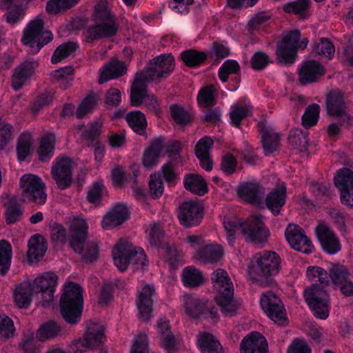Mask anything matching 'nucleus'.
Returning <instances> with one entry per match:
<instances>
[{"label":"nucleus","mask_w":353,"mask_h":353,"mask_svg":"<svg viewBox=\"0 0 353 353\" xmlns=\"http://www.w3.org/2000/svg\"><path fill=\"white\" fill-rule=\"evenodd\" d=\"M69 232L59 223L52 225L51 235L53 240L64 243L67 239L73 250L81 254L86 262H92L97 258L98 247L92 242L87 241L88 225L81 216H72L68 223Z\"/></svg>","instance_id":"f257e3e1"},{"label":"nucleus","mask_w":353,"mask_h":353,"mask_svg":"<svg viewBox=\"0 0 353 353\" xmlns=\"http://www.w3.org/2000/svg\"><path fill=\"white\" fill-rule=\"evenodd\" d=\"M223 227L228 243L230 245L234 244L236 233L239 230L246 241L252 242L263 241L270 235L269 230L265 226L261 217L259 215H253L241 223L234 216L225 217L223 219Z\"/></svg>","instance_id":"f03ea898"},{"label":"nucleus","mask_w":353,"mask_h":353,"mask_svg":"<svg viewBox=\"0 0 353 353\" xmlns=\"http://www.w3.org/2000/svg\"><path fill=\"white\" fill-rule=\"evenodd\" d=\"M92 19L95 24L87 30L88 39H99L116 34L118 30L116 16L111 3L107 0H100L94 5Z\"/></svg>","instance_id":"7ed1b4c3"},{"label":"nucleus","mask_w":353,"mask_h":353,"mask_svg":"<svg viewBox=\"0 0 353 353\" xmlns=\"http://www.w3.org/2000/svg\"><path fill=\"white\" fill-rule=\"evenodd\" d=\"M212 281L213 287L218 293L215 300L223 314L226 316L234 315L239 305L234 299L233 284L228 273L222 269H218L213 272Z\"/></svg>","instance_id":"20e7f679"},{"label":"nucleus","mask_w":353,"mask_h":353,"mask_svg":"<svg viewBox=\"0 0 353 353\" xmlns=\"http://www.w3.org/2000/svg\"><path fill=\"white\" fill-rule=\"evenodd\" d=\"M114 265L121 272L131 264L134 269L143 268L148 264L146 254L141 248L135 247L128 239H121L112 251Z\"/></svg>","instance_id":"39448f33"},{"label":"nucleus","mask_w":353,"mask_h":353,"mask_svg":"<svg viewBox=\"0 0 353 353\" xmlns=\"http://www.w3.org/2000/svg\"><path fill=\"white\" fill-rule=\"evenodd\" d=\"M61 312L64 319L70 324L77 323L83 310L82 289L77 283L68 282L61 298Z\"/></svg>","instance_id":"423d86ee"},{"label":"nucleus","mask_w":353,"mask_h":353,"mask_svg":"<svg viewBox=\"0 0 353 353\" xmlns=\"http://www.w3.org/2000/svg\"><path fill=\"white\" fill-rule=\"evenodd\" d=\"M281 259L271 251H263L254 254L251 259L248 274L253 281H261L263 277L276 274L280 270Z\"/></svg>","instance_id":"0eeeda50"},{"label":"nucleus","mask_w":353,"mask_h":353,"mask_svg":"<svg viewBox=\"0 0 353 353\" xmlns=\"http://www.w3.org/2000/svg\"><path fill=\"white\" fill-rule=\"evenodd\" d=\"M52 39V33L44 29L43 19L37 16L27 23L23 32L21 42L30 48L32 53L36 54Z\"/></svg>","instance_id":"6e6552de"},{"label":"nucleus","mask_w":353,"mask_h":353,"mask_svg":"<svg viewBox=\"0 0 353 353\" xmlns=\"http://www.w3.org/2000/svg\"><path fill=\"white\" fill-rule=\"evenodd\" d=\"M300 32L294 30L285 32L281 41L277 46L276 51L279 62L285 64H292L295 62L298 49H304L308 44L307 38L300 41Z\"/></svg>","instance_id":"1a4fd4ad"},{"label":"nucleus","mask_w":353,"mask_h":353,"mask_svg":"<svg viewBox=\"0 0 353 353\" xmlns=\"http://www.w3.org/2000/svg\"><path fill=\"white\" fill-rule=\"evenodd\" d=\"M304 297L313 314L316 318L325 320L330 314V296L323 286L314 283L305 290Z\"/></svg>","instance_id":"9d476101"},{"label":"nucleus","mask_w":353,"mask_h":353,"mask_svg":"<svg viewBox=\"0 0 353 353\" xmlns=\"http://www.w3.org/2000/svg\"><path fill=\"white\" fill-rule=\"evenodd\" d=\"M174 68V59L170 54H163L154 57L144 71L137 73L135 77H139L143 81H159L170 74Z\"/></svg>","instance_id":"9b49d317"},{"label":"nucleus","mask_w":353,"mask_h":353,"mask_svg":"<svg viewBox=\"0 0 353 353\" xmlns=\"http://www.w3.org/2000/svg\"><path fill=\"white\" fill-rule=\"evenodd\" d=\"M182 302L186 314L191 318L203 316L212 321H216L219 318L218 310L205 299L185 294L182 296Z\"/></svg>","instance_id":"f8f14e48"},{"label":"nucleus","mask_w":353,"mask_h":353,"mask_svg":"<svg viewBox=\"0 0 353 353\" xmlns=\"http://www.w3.org/2000/svg\"><path fill=\"white\" fill-rule=\"evenodd\" d=\"M22 196L24 201L43 204L47 199L46 185L41 179L35 174H26L20 179Z\"/></svg>","instance_id":"ddd939ff"},{"label":"nucleus","mask_w":353,"mask_h":353,"mask_svg":"<svg viewBox=\"0 0 353 353\" xmlns=\"http://www.w3.org/2000/svg\"><path fill=\"white\" fill-rule=\"evenodd\" d=\"M260 303L265 314L276 324H287L285 310L280 298L274 292L268 291L263 293Z\"/></svg>","instance_id":"4468645a"},{"label":"nucleus","mask_w":353,"mask_h":353,"mask_svg":"<svg viewBox=\"0 0 353 353\" xmlns=\"http://www.w3.org/2000/svg\"><path fill=\"white\" fill-rule=\"evenodd\" d=\"M105 340L104 329L102 325L93 323L88 326L83 339H78L71 345L74 353H83L90 349L99 347Z\"/></svg>","instance_id":"2eb2a0df"},{"label":"nucleus","mask_w":353,"mask_h":353,"mask_svg":"<svg viewBox=\"0 0 353 353\" xmlns=\"http://www.w3.org/2000/svg\"><path fill=\"white\" fill-rule=\"evenodd\" d=\"M57 276L52 272H47L37 276L31 282L36 294L41 293V305H48L54 299V293L57 285Z\"/></svg>","instance_id":"dca6fc26"},{"label":"nucleus","mask_w":353,"mask_h":353,"mask_svg":"<svg viewBox=\"0 0 353 353\" xmlns=\"http://www.w3.org/2000/svg\"><path fill=\"white\" fill-rule=\"evenodd\" d=\"M130 215L128 206L123 202H117L103 216L101 226L105 230H112L128 221Z\"/></svg>","instance_id":"f3484780"},{"label":"nucleus","mask_w":353,"mask_h":353,"mask_svg":"<svg viewBox=\"0 0 353 353\" xmlns=\"http://www.w3.org/2000/svg\"><path fill=\"white\" fill-rule=\"evenodd\" d=\"M146 83L142 79L135 77L131 89V104L133 106L145 105L150 110L157 112L158 102L157 99L148 93Z\"/></svg>","instance_id":"a211bd4d"},{"label":"nucleus","mask_w":353,"mask_h":353,"mask_svg":"<svg viewBox=\"0 0 353 353\" xmlns=\"http://www.w3.org/2000/svg\"><path fill=\"white\" fill-rule=\"evenodd\" d=\"M315 233L323 250L329 254H335L341 251V244L336 233L323 221L319 223Z\"/></svg>","instance_id":"6ab92c4d"},{"label":"nucleus","mask_w":353,"mask_h":353,"mask_svg":"<svg viewBox=\"0 0 353 353\" xmlns=\"http://www.w3.org/2000/svg\"><path fill=\"white\" fill-rule=\"evenodd\" d=\"M74 165L68 157L57 159L52 164L51 174L60 189H65L71 184Z\"/></svg>","instance_id":"aec40b11"},{"label":"nucleus","mask_w":353,"mask_h":353,"mask_svg":"<svg viewBox=\"0 0 353 353\" xmlns=\"http://www.w3.org/2000/svg\"><path fill=\"white\" fill-rule=\"evenodd\" d=\"M285 236L290 245L295 250L305 254L312 253L314 246L306 236L304 230L295 224H289L285 230Z\"/></svg>","instance_id":"412c9836"},{"label":"nucleus","mask_w":353,"mask_h":353,"mask_svg":"<svg viewBox=\"0 0 353 353\" xmlns=\"http://www.w3.org/2000/svg\"><path fill=\"white\" fill-rule=\"evenodd\" d=\"M334 184L340 192L342 203L353 207V172L347 168L339 170L334 176Z\"/></svg>","instance_id":"4be33fe9"},{"label":"nucleus","mask_w":353,"mask_h":353,"mask_svg":"<svg viewBox=\"0 0 353 353\" xmlns=\"http://www.w3.org/2000/svg\"><path fill=\"white\" fill-rule=\"evenodd\" d=\"M326 108L329 114L340 117L341 122L347 127L353 123V119L345 112V103L341 92L333 91L328 94Z\"/></svg>","instance_id":"5701e85b"},{"label":"nucleus","mask_w":353,"mask_h":353,"mask_svg":"<svg viewBox=\"0 0 353 353\" xmlns=\"http://www.w3.org/2000/svg\"><path fill=\"white\" fill-rule=\"evenodd\" d=\"M179 222L185 227L198 225L203 217L202 206L196 201H187L179 208L178 215Z\"/></svg>","instance_id":"b1692460"},{"label":"nucleus","mask_w":353,"mask_h":353,"mask_svg":"<svg viewBox=\"0 0 353 353\" xmlns=\"http://www.w3.org/2000/svg\"><path fill=\"white\" fill-rule=\"evenodd\" d=\"M155 329L158 334L160 345L165 350L174 351L180 343V338L175 336L170 329L169 321L161 319L158 321Z\"/></svg>","instance_id":"393cba45"},{"label":"nucleus","mask_w":353,"mask_h":353,"mask_svg":"<svg viewBox=\"0 0 353 353\" xmlns=\"http://www.w3.org/2000/svg\"><path fill=\"white\" fill-rule=\"evenodd\" d=\"M154 294V289L149 284L144 285L139 292L137 305L139 318L144 321H148L152 318Z\"/></svg>","instance_id":"a878e982"},{"label":"nucleus","mask_w":353,"mask_h":353,"mask_svg":"<svg viewBox=\"0 0 353 353\" xmlns=\"http://www.w3.org/2000/svg\"><path fill=\"white\" fill-rule=\"evenodd\" d=\"M38 66L37 61L28 59L20 64L14 70L12 78V87L18 90L26 85Z\"/></svg>","instance_id":"bb28decb"},{"label":"nucleus","mask_w":353,"mask_h":353,"mask_svg":"<svg viewBox=\"0 0 353 353\" xmlns=\"http://www.w3.org/2000/svg\"><path fill=\"white\" fill-rule=\"evenodd\" d=\"M348 271L342 265L332 268L330 272L332 283L340 287L341 292L345 296L353 295V283L348 279Z\"/></svg>","instance_id":"cd10ccee"},{"label":"nucleus","mask_w":353,"mask_h":353,"mask_svg":"<svg viewBox=\"0 0 353 353\" xmlns=\"http://www.w3.org/2000/svg\"><path fill=\"white\" fill-rule=\"evenodd\" d=\"M241 352L268 353V343L265 337L259 332H252L241 341Z\"/></svg>","instance_id":"c85d7f7f"},{"label":"nucleus","mask_w":353,"mask_h":353,"mask_svg":"<svg viewBox=\"0 0 353 353\" xmlns=\"http://www.w3.org/2000/svg\"><path fill=\"white\" fill-rule=\"evenodd\" d=\"M34 294L31 282L25 281L17 284L13 290V299L16 305L19 308H28Z\"/></svg>","instance_id":"c756f323"},{"label":"nucleus","mask_w":353,"mask_h":353,"mask_svg":"<svg viewBox=\"0 0 353 353\" xmlns=\"http://www.w3.org/2000/svg\"><path fill=\"white\" fill-rule=\"evenodd\" d=\"M325 72L324 68L314 60L305 61L299 71L300 81L306 84L315 81Z\"/></svg>","instance_id":"7c9ffc66"},{"label":"nucleus","mask_w":353,"mask_h":353,"mask_svg":"<svg viewBox=\"0 0 353 353\" xmlns=\"http://www.w3.org/2000/svg\"><path fill=\"white\" fill-rule=\"evenodd\" d=\"M47 244L43 237L40 234L32 236L28 242V250L27 253L29 263H34L42 259L46 251Z\"/></svg>","instance_id":"2f4dec72"},{"label":"nucleus","mask_w":353,"mask_h":353,"mask_svg":"<svg viewBox=\"0 0 353 353\" xmlns=\"http://www.w3.org/2000/svg\"><path fill=\"white\" fill-rule=\"evenodd\" d=\"M286 199V187L284 183H281L277 188L271 191L266 197L267 208L274 214H279L280 209L283 206Z\"/></svg>","instance_id":"473e14b6"},{"label":"nucleus","mask_w":353,"mask_h":353,"mask_svg":"<svg viewBox=\"0 0 353 353\" xmlns=\"http://www.w3.org/2000/svg\"><path fill=\"white\" fill-rule=\"evenodd\" d=\"M126 71L124 63L117 59H112L100 70L99 83L102 84L107 81L116 79L123 75Z\"/></svg>","instance_id":"72a5a7b5"},{"label":"nucleus","mask_w":353,"mask_h":353,"mask_svg":"<svg viewBox=\"0 0 353 353\" xmlns=\"http://www.w3.org/2000/svg\"><path fill=\"white\" fill-rule=\"evenodd\" d=\"M163 148V140L157 138L153 140L151 145L148 147L143 154V165L149 168L156 165L159 163Z\"/></svg>","instance_id":"f704fd0d"},{"label":"nucleus","mask_w":353,"mask_h":353,"mask_svg":"<svg viewBox=\"0 0 353 353\" xmlns=\"http://www.w3.org/2000/svg\"><path fill=\"white\" fill-rule=\"evenodd\" d=\"M223 256V250L221 245L207 242L196 252L195 256L203 263H210L218 261Z\"/></svg>","instance_id":"c9c22d12"},{"label":"nucleus","mask_w":353,"mask_h":353,"mask_svg":"<svg viewBox=\"0 0 353 353\" xmlns=\"http://www.w3.org/2000/svg\"><path fill=\"white\" fill-rule=\"evenodd\" d=\"M56 142L57 137L53 132L46 133L41 138L37 148V154L39 161L45 162L52 157Z\"/></svg>","instance_id":"e433bc0d"},{"label":"nucleus","mask_w":353,"mask_h":353,"mask_svg":"<svg viewBox=\"0 0 353 353\" xmlns=\"http://www.w3.org/2000/svg\"><path fill=\"white\" fill-rule=\"evenodd\" d=\"M196 345L202 353H223V347L219 341L208 332L199 334Z\"/></svg>","instance_id":"4c0bfd02"},{"label":"nucleus","mask_w":353,"mask_h":353,"mask_svg":"<svg viewBox=\"0 0 353 353\" xmlns=\"http://www.w3.org/2000/svg\"><path fill=\"white\" fill-rule=\"evenodd\" d=\"M238 194L249 203L258 204L261 196L260 186L256 182L245 183L239 188Z\"/></svg>","instance_id":"58836bf2"},{"label":"nucleus","mask_w":353,"mask_h":353,"mask_svg":"<svg viewBox=\"0 0 353 353\" xmlns=\"http://www.w3.org/2000/svg\"><path fill=\"white\" fill-rule=\"evenodd\" d=\"M251 114V107L243 101H238L230 108V123L235 127H239L243 119Z\"/></svg>","instance_id":"ea45409f"},{"label":"nucleus","mask_w":353,"mask_h":353,"mask_svg":"<svg viewBox=\"0 0 353 353\" xmlns=\"http://www.w3.org/2000/svg\"><path fill=\"white\" fill-rule=\"evenodd\" d=\"M262 132V143L265 152L270 154L275 151L279 145V137L271 127H263Z\"/></svg>","instance_id":"a19ab883"},{"label":"nucleus","mask_w":353,"mask_h":353,"mask_svg":"<svg viewBox=\"0 0 353 353\" xmlns=\"http://www.w3.org/2000/svg\"><path fill=\"white\" fill-rule=\"evenodd\" d=\"M2 202L6 206V217L8 223L11 224L19 220L22 214L17 201L14 197L6 196L2 197Z\"/></svg>","instance_id":"79ce46f5"},{"label":"nucleus","mask_w":353,"mask_h":353,"mask_svg":"<svg viewBox=\"0 0 353 353\" xmlns=\"http://www.w3.org/2000/svg\"><path fill=\"white\" fill-rule=\"evenodd\" d=\"M185 188L198 195H203L208 191V185L204 179L199 175L190 174L184 179Z\"/></svg>","instance_id":"37998d69"},{"label":"nucleus","mask_w":353,"mask_h":353,"mask_svg":"<svg viewBox=\"0 0 353 353\" xmlns=\"http://www.w3.org/2000/svg\"><path fill=\"white\" fill-rule=\"evenodd\" d=\"M126 121L132 129L137 134H145L147 127V121L143 113L139 110L132 111L127 114Z\"/></svg>","instance_id":"c03bdc74"},{"label":"nucleus","mask_w":353,"mask_h":353,"mask_svg":"<svg viewBox=\"0 0 353 353\" xmlns=\"http://www.w3.org/2000/svg\"><path fill=\"white\" fill-rule=\"evenodd\" d=\"M33 139L30 133H23L19 138L17 147L18 159L24 161L32 152Z\"/></svg>","instance_id":"a18cd8bd"},{"label":"nucleus","mask_w":353,"mask_h":353,"mask_svg":"<svg viewBox=\"0 0 353 353\" xmlns=\"http://www.w3.org/2000/svg\"><path fill=\"white\" fill-rule=\"evenodd\" d=\"M74 70L71 66L60 68L50 74L53 81L57 82L63 88H67L74 79Z\"/></svg>","instance_id":"49530a36"},{"label":"nucleus","mask_w":353,"mask_h":353,"mask_svg":"<svg viewBox=\"0 0 353 353\" xmlns=\"http://www.w3.org/2000/svg\"><path fill=\"white\" fill-rule=\"evenodd\" d=\"M182 281L184 285L192 288L201 284L203 276L199 270L193 266H189L183 271Z\"/></svg>","instance_id":"de8ad7c7"},{"label":"nucleus","mask_w":353,"mask_h":353,"mask_svg":"<svg viewBox=\"0 0 353 353\" xmlns=\"http://www.w3.org/2000/svg\"><path fill=\"white\" fill-rule=\"evenodd\" d=\"M12 246L6 241H0V274L4 275L10 269L12 261Z\"/></svg>","instance_id":"09e8293b"},{"label":"nucleus","mask_w":353,"mask_h":353,"mask_svg":"<svg viewBox=\"0 0 353 353\" xmlns=\"http://www.w3.org/2000/svg\"><path fill=\"white\" fill-rule=\"evenodd\" d=\"M61 332L60 326L54 321L43 324L37 330V338L40 341H45L57 336Z\"/></svg>","instance_id":"8fccbe9b"},{"label":"nucleus","mask_w":353,"mask_h":353,"mask_svg":"<svg viewBox=\"0 0 353 353\" xmlns=\"http://www.w3.org/2000/svg\"><path fill=\"white\" fill-rule=\"evenodd\" d=\"M77 44L73 42H68L60 45L54 50L51 61L52 63H58L62 61L63 59L72 55L77 50Z\"/></svg>","instance_id":"3c124183"},{"label":"nucleus","mask_w":353,"mask_h":353,"mask_svg":"<svg viewBox=\"0 0 353 353\" xmlns=\"http://www.w3.org/2000/svg\"><path fill=\"white\" fill-rule=\"evenodd\" d=\"M99 97L95 93L88 94L79 105L76 114L78 118H81L90 112L97 105Z\"/></svg>","instance_id":"603ef678"},{"label":"nucleus","mask_w":353,"mask_h":353,"mask_svg":"<svg viewBox=\"0 0 353 353\" xmlns=\"http://www.w3.org/2000/svg\"><path fill=\"white\" fill-rule=\"evenodd\" d=\"M306 276L312 282H319L323 288L324 285L328 283L329 278H330V273L328 274L325 270L319 266L308 267Z\"/></svg>","instance_id":"864d4df0"},{"label":"nucleus","mask_w":353,"mask_h":353,"mask_svg":"<svg viewBox=\"0 0 353 353\" xmlns=\"http://www.w3.org/2000/svg\"><path fill=\"white\" fill-rule=\"evenodd\" d=\"M309 6L310 0H296L285 5L283 10L286 12L294 13L305 19L307 16Z\"/></svg>","instance_id":"5fc2aeb1"},{"label":"nucleus","mask_w":353,"mask_h":353,"mask_svg":"<svg viewBox=\"0 0 353 353\" xmlns=\"http://www.w3.org/2000/svg\"><path fill=\"white\" fill-rule=\"evenodd\" d=\"M79 0H49L46 4V11L50 14H57L66 10L79 2Z\"/></svg>","instance_id":"6e6d98bb"},{"label":"nucleus","mask_w":353,"mask_h":353,"mask_svg":"<svg viewBox=\"0 0 353 353\" xmlns=\"http://www.w3.org/2000/svg\"><path fill=\"white\" fill-rule=\"evenodd\" d=\"M313 51L323 58L331 59L334 54L335 48L328 39L321 38L314 46Z\"/></svg>","instance_id":"4d7b16f0"},{"label":"nucleus","mask_w":353,"mask_h":353,"mask_svg":"<svg viewBox=\"0 0 353 353\" xmlns=\"http://www.w3.org/2000/svg\"><path fill=\"white\" fill-rule=\"evenodd\" d=\"M319 112L320 106L318 104L313 103L310 105L302 117L303 125L306 128L315 125L319 118Z\"/></svg>","instance_id":"13d9d810"},{"label":"nucleus","mask_w":353,"mask_h":353,"mask_svg":"<svg viewBox=\"0 0 353 353\" xmlns=\"http://www.w3.org/2000/svg\"><path fill=\"white\" fill-rule=\"evenodd\" d=\"M240 70L238 62L233 59L226 60L219 70V77L222 82H225L230 74L237 73Z\"/></svg>","instance_id":"bf43d9fd"},{"label":"nucleus","mask_w":353,"mask_h":353,"mask_svg":"<svg viewBox=\"0 0 353 353\" xmlns=\"http://www.w3.org/2000/svg\"><path fill=\"white\" fill-rule=\"evenodd\" d=\"M183 61L188 66L199 65L206 59V54L203 52L190 50L181 53Z\"/></svg>","instance_id":"052dcab7"},{"label":"nucleus","mask_w":353,"mask_h":353,"mask_svg":"<svg viewBox=\"0 0 353 353\" xmlns=\"http://www.w3.org/2000/svg\"><path fill=\"white\" fill-rule=\"evenodd\" d=\"M214 100L215 90L212 85L202 88L197 95L198 103L201 107L212 105Z\"/></svg>","instance_id":"680f3d73"},{"label":"nucleus","mask_w":353,"mask_h":353,"mask_svg":"<svg viewBox=\"0 0 353 353\" xmlns=\"http://www.w3.org/2000/svg\"><path fill=\"white\" fill-rule=\"evenodd\" d=\"M170 115L174 122L179 125L185 124L190 120L189 113L183 107L176 104L170 106Z\"/></svg>","instance_id":"e2e57ef3"},{"label":"nucleus","mask_w":353,"mask_h":353,"mask_svg":"<svg viewBox=\"0 0 353 353\" xmlns=\"http://www.w3.org/2000/svg\"><path fill=\"white\" fill-rule=\"evenodd\" d=\"M104 191L105 190L103 181H96L90 187L88 192V201L92 204H98L104 194Z\"/></svg>","instance_id":"0e129e2a"},{"label":"nucleus","mask_w":353,"mask_h":353,"mask_svg":"<svg viewBox=\"0 0 353 353\" xmlns=\"http://www.w3.org/2000/svg\"><path fill=\"white\" fill-rule=\"evenodd\" d=\"M289 142L292 145L301 151L306 150L308 145L307 137L299 130L291 132L289 136Z\"/></svg>","instance_id":"69168bd1"},{"label":"nucleus","mask_w":353,"mask_h":353,"mask_svg":"<svg viewBox=\"0 0 353 353\" xmlns=\"http://www.w3.org/2000/svg\"><path fill=\"white\" fill-rule=\"evenodd\" d=\"M103 122L97 119L91 123L88 126L79 129L81 135L87 139H94L98 137L101 131Z\"/></svg>","instance_id":"338daca9"},{"label":"nucleus","mask_w":353,"mask_h":353,"mask_svg":"<svg viewBox=\"0 0 353 353\" xmlns=\"http://www.w3.org/2000/svg\"><path fill=\"white\" fill-rule=\"evenodd\" d=\"M13 321L5 314L0 315V337L9 338L14 335Z\"/></svg>","instance_id":"774afa93"}]
</instances>
